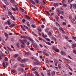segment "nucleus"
<instances>
[{
    "instance_id": "obj_1",
    "label": "nucleus",
    "mask_w": 76,
    "mask_h": 76,
    "mask_svg": "<svg viewBox=\"0 0 76 76\" xmlns=\"http://www.w3.org/2000/svg\"><path fill=\"white\" fill-rule=\"evenodd\" d=\"M19 42H21V44H22L23 45H25V43H26V42H27V40L24 39L22 40L21 39H20L19 40Z\"/></svg>"
},
{
    "instance_id": "obj_2",
    "label": "nucleus",
    "mask_w": 76,
    "mask_h": 76,
    "mask_svg": "<svg viewBox=\"0 0 76 76\" xmlns=\"http://www.w3.org/2000/svg\"><path fill=\"white\" fill-rule=\"evenodd\" d=\"M25 17L26 18V19L27 20H29V19L32 20V19L31 17H29V16H28L27 15H25Z\"/></svg>"
},
{
    "instance_id": "obj_3",
    "label": "nucleus",
    "mask_w": 76,
    "mask_h": 76,
    "mask_svg": "<svg viewBox=\"0 0 76 76\" xmlns=\"http://www.w3.org/2000/svg\"><path fill=\"white\" fill-rule=\"evenodd\" d=\"M64 60L66 61L67 63H71V61L70 60H69V59H67L66 58H64Z\"/></svg>"
},
{
    "instance_id": "obj_4",
    "label": "nucleus",
    "mask_w": 76,
    "mask_h": 76,
    "mask_svg": "<svg viewBox=\"0 0 76 76\" xmlns=\"http://www.w3.org/2000/svg\"><path fill=\"white\" fill-rule=\"evenodd\" d=\"M61 55H63V56H66V53L63 51H61Z\"/></svg>"
},
{
    "instance_id": "obj_5",
    "label": "nucleus",
    "mask_w": 76,
    "mask_h": 76,
    "mask_svg": "<svg viewBox=\"0 0 76 76\" xmlns=\"http://www.w3.org/2000/svg\"><path fill=\"white\" fill-rule=\"evenodd\" d=\"M38 69V67H34L33 68L31 69V70H32V71H35V70H36L37 69Z\"/></svg>"
},
{
    "instance_id": "obj_6",
    "label": "nucleus",
    "mask_w": 76,
    "mask_h": 76,
    "mask_svg": "<svg viewBox=\"0 0 76 76\" xmlns=\"http://www.w3.org/2000/svg\"><path fill=\"white\" fill-rule=\"evenodd\" d=\"M76 44H73L72 45V48H73V49H75L76 48Z\"/></svg>"
},
{
    "instance_id": "obj_7",
    "label": "nucleus",
    "mask_w": 76,
    "mask_h": 76,
    "mask_svg": "<svg viewBox=\"0 0 76 76\" xmlns=\"http://www.w3.org/2000/svg\"><path fill=\"white\" fill-rule=\"evenodd\" d=\"M30 1L31 2V3L34 4V5H35V3L33 0H30Z\"/></svg>"
},
{
    "instance_id": "obj_8",
    "label": "nucleus",
    "mask_w": 76,
    "mask_h": 76,
    "mask_svg": "<svg viewBox=\"0 0 76 76\" xmlns=\"http://www.w3.org/2000/svg\"><path fill=\"white\" fill-rule=\"evenodd\" d=\"M3 7L6 10H7V6L6 5H3Z\"/></svg>"
},
{
    "instance_id": "obj_9",
    "label": "nucleus",
    "mask_w": 76,
    "mask_h": 76,
    "mask_svg": "<svg viewBox=\"0 0 76 76\" xmlns=\"http://www.w3.org/2000/svg\"><path fill=\"white\" fill-rule=\"evenodd\" d=\"M56 20L57 21H58V22H59L60 20V19H59V17H58V16H57L56 17Z\"/></svg>"
},
{
    "instance_id": "obj_10",
    "label": "nucleus",
    "mask_w": 76,
    "mask_h": 76,
    "mask_svg": "<svg viewBox=\"0 0 76 76\" xmlns=\"http://www.w3.org/2000/svg\"><path fill=\"white\" fill-rule=\"evenodd\" d=\"M72 21L74 24H75L76 23V21H75V19H72Z\"/></svg>"
},
{
    "instance_id": "obj_11",
    "label": "nucleus",
    "mask_w": 76,
    "mask_h": 76,
    "mask_svg": "<svg viewBox=\"0 0 76 76\" xmlns=\"http://www.w3.org/2000/svg\"><path fill=\"white\" fill-rule=\"evenodd\" d=\"M10 18H11L12 19H13L14 20H15V18H14V16L13 15H11Z\"/></svg>"
},
{
    "instance_id": "obj_12",
    "label": "nucleus",
    "mask_w": 76,
    "mask_h": 76,
    "mask_svg": "<svg viewBox=\"0 0 76 76\" xmlns=\"http://www.w3.org/2000/svg\"><path fill=\"white\" fill-rule=\"evenodd\" d=\"M34 73H35V74L36 75H37V76H39V75L38 74V73L37 72L35 71Z\"/></svg>"
},
{
    "instance_id": "obj_13",
    "label": "nucleus",
    "mask_w": 76,
    "mask_h": 76,
    "mask_svg": "<svg viewBox=\"0 0 76 76\" xmlns=\"http://www.w3.org/2000/svg\"><path fill=\"white\" fill-rule=\"evenodd\" d=\"M22 63H23V62H25V61H26V59H23L21 61Z\"/></svg>"
},
{
    "instance_id": "obj_14",
    "label": "nucleus",
    "mask_w": 76,
    "mask_h": 76,
    "mask_svg": "<svg viewBox=\"0 0 76 76\" xmlns=\"http://www.w3.org/2000/svg\"><path fill=\"white\" fill-rule=\"evenodd\" d=\"M20 67H25V65L23 64H20Z\"/></svg>"
},
{
    "instance_id": "obj_15",
    "label": "nucleus",
    "mask_w": 76,
    "mask_h": 76,
    "mask_svg": "<svg viewBox=\"0 0 76 76\" xmlns=\"http://www.w3.org/2000/svg\"><path fill=\"white\" fill-rule=\"evenodd\" d=\"M47 63H49V61H48V58H47L45 59Z\"/></svg>"
},
{
    "instance_id": "obj_16",
    "label": "nucleus",
    "mask_w": 76,
    "mask_h": 76,
    "mask_svg": "<svg viewBox=\"0 0 76 76\" xmlns=\"http://www.w3.org/2000/svg\"><path fill=\"white\" fill-rule=\"evenodd\" d=\"M18 54H15L14 55L13 57H14V58H16V57H18Z\"/></svg>"
},
{
    "instance_id": "obj_17",
    "label": "nucleus",
    "mask_w": 76,
    "mask_h": 76,
    "mask_svg": "<svg viewBox=\"0 0 76 76\" xmlns=\"http://www.w3.org/2000/svg\"><path fill=\"white\" fill-rule=\"evenodd\" d=\"M42 35L43 37H44V38H45L46 37H47V35L46 34H45V35H44V34H42Z\"/></svg>"
},
{
    "instance_id": "obj_18",
    "label": "nucleus",
    "mask_w": 76,
    "mask_h": 76,
    "mask_svg": "<svg viewBox=\"0 0 76 76\" xmlns=\"http://www.w3.org/2000/svg\"><path fill=\"white\" fill-rule=\"evenodd\" d=\"M33 46L35 48H37L38 47V46L36 45H33Z\"/></svg>"
},
{
    "instance_id": "obj_19",
    "label": "nucleus",
    "mask_w": 76,
    "mask_h": 76,
    "mask_svg": "<svg viewBox=\"0 0 76 76\" xmlns=\"http://www.w3.org/2000/svg\"><path fill=\"white\" fill-rule=\"evenodd\" d=\"M10 1L13 4H14V3H15V0H10Z\"/></svg>"
},
{
    "instance_id": "obj_20",
    "label": "nucleus",
    "mask_w": 76,
    "mask_h": 76,
    "mask_svg": "<svg viewBox=\"0 0 76 76\" xmlns=\"http://www.w3.org/2000/svg\"><path fill=\"white\" fill-rule=\"evenodd\" d=\"M54 62L56 63L55 66H57V63H58V61H57V60H55L54 61Z\"/></svg>"
},
{
    "instance_id": "obj_21",
    "label": "nucleus",
    "mask_w": 76,
    "mask_h": 76,
    "mask_svg": "<svg viewBox=\"0 0 76 76\" xmlns=\"http://www.w3.org/2000/svg\"><path fill=\"white\" fill-rule=\"evenodd\" d=\"M55 51H56V52H57V53H59V52H60V50L58 49H56Z\"/></svg>"
},
{
    "instance_id": "obj_22",
    "label": "nucleus",
    "mask_w": 76,
    "mask_h": 76,
    "mask_svg": "<svg viewBox=\"0 0 76 76\" xmlns=\"http://www.w3.org/2000/svg\"><path fill=\"white\" fill-rule=\"evenodd\" d=\"M18 61H21L22 60V58L20 57H18Z\"/></svg>"
},
{
    "instance_id": "obj_23",
    "label": "nucleus",
    "mask_w": 76,
    "mask_h": 76,
    "mask_svg": "<svg viewBox=\"0 0 76 76\" xmlns=\"http://www.w3.org/2000/svg\"><path fill=\"white\" fill-rule=\"evenodd\" d=\"M8 16H10V15H12V12H10V11L8 12Z\"/></svg>"
},
{
    "instance_id": "obj_24",
    "label": "nucleus",
    "mask_w": 76,
    "mask_h": 76,
    "mask_svg": "<svg viewBox=\"0 0 76 76\" xmlns=\"http://www.w3.org/2000/svg\"><path fill=\"white\" fill-rule=\"evenodd\" d=\"M7 23L9 25H11V23H10V20H8Z\"/></svg>"
},
{
    "instance_id": "obj_25",
    "label": "nucleus",
    "mask_w": 76,
    "mask_h": 76,
    "mask_svg": "<svg viewBox=\"0 0 76 76\" xmlns=\"http://www.w3.org/2000/svg\"><path fill=\"white\" fill-rule=\"evenodd\" d=\"M23 27L25 28V29H28V27L25 26V25H24Z\"/></svg>"
},
{
    "instance_id": "obj_26",
    "label": "nucleus",
    "mask_w": 76,
    "mask_h": 76,
    "mask_svg": "<svg viewBox=\"0 0 76 76\" xmlns=\"http://www.w3.org/2000/svg\"><path fill=\"white\" fill-rule=\"evenodd\" d=\"M21 38H23L24 39H25V38H26V37L25 36H21Z\"/></svg>"
},
{
    "instance_id": "obj_27",
    "label": "nucleus",
    "mask_w": 76,
    "mask_h": 76,
    "mask_svg": "<svg viewBox=\"0 0 76 76\" xmlns=\"http://www.w3.org/2000/svg\"><path fill=\"white\" fill-rule=\"evenodd\" d=\"M2 65L4 67H6V65H5V63L4 62H3L2 64Z\"/></svg>"
},
{
    "instance_id": "obj_28",
    "label": "nucleus",
    "mask_w": 76,
    "mask_h": 76,
    "mask_svg": "<svg viewBox=\"0 0 76 76\" xmlns=\"http://www.w3.org/2000/svg\"><path fill=\"white\" fill-rule=\"evenodd\" d=\"M5 36L7 38H8V34H7V33H5Z\"/></svg>"
},
{
    "instance_id": "obj_29",
    "label": "nucleus",
    "mask_w": 76,
    "mask_h": 76,
    "mask_svg": "<svg viewBox=\"0 0 76 76\" xmlns=\"http://www.w3.org/2000/svg\"><path fill=\"white\" fill-rule=\"evenodd\" d=\"M52 35V33H51V31H49L48 35L50 36V35Z\"/></svg>"
},
{
    "instance_id": "obj_30",
    "label": "nucleus",
    "mask_w": 76,
    "mask_h": 76,
    "mask_svg": "<svg viewBox=\"0 0 76 76\" xmlns=\"http://www.w3.org/2000/svg\"><path fill=\"white\" fill-rule=\"evenodd\" d=\"M56 11L58 12L59 13H61V11L60 10L57 9L56 10Z\"/></svg>"
},
{
    "instance_id": "obj_31",
    "label": "nucleus",
    "mask_w": 76,
    "mask_h": 76,
    "mask_svg": "<svg viewBox=\"0 0 76 76\" xmlns=\"http://www.w3.org/2000/svg\"><path fill=\"white\" fill-rule=\"evenodd\" d=\"M41 20H42V21L44 22H46V20H45V19H44L43 18H42L41 19Z\"/></svg>"
},
{
    "instance_id": "obj_32",
    "label": "nucleus",
    "mask_w": 76,
    "mask_h": 76,
    "mask_svg": "<svg viewBox=\"0 0 76 76\" xmlns=\"http://www.w3.org/2000/svg\"><path fill=\"white\" fill-rule=\"evenodd\" d=\"M7 48L10 51H12V50L11 48H10L9 47L7 46Z\"/></svg>"
},
{
    "instance_id": "obj_33",
    "label": "nucleus",
    "mask_w": 76,
    "mask_h": 76,
    "mask_svg": "<svg viewBox=\"0 0 76 76\" xmlns=\"http://www.w3.org/2000/svg\"><path fill=\"white\" fill-rule=\"evenodd\" d=\"M11 8L12 9V10L14 11V12H16V10L15 8H14L12 7Z\"/></svg>"
},
{
    "instance_id": "obj_34",
    "label": "nucleus",
    "mask_w": 76,
    "mask_h": 76,
    "mask_svg": "<svg viewBox=\"0 0 76 76\" xmlns=\"http://www.w3.org/2000/svg\"><path fill=\"white\" fill-rule=\"evenodd\" d=\"M15 7L16 9V10H17V11H18L19 10V9H18V8L16 6V5H15Z\"/></svg>"
},
{
    "instance_id": "obj_35",
    "label": "nucleus",
    "mask_w": 76,
    "mask_h": 76,
    "mask_svg": "<svg viewBox=\"0 0 76 76\" xmlns=\"http://www.w3.org/2000/svg\"><path fill=\"white\" fill-rule=\"evenodd\" d=\"M11 72L13 73H15L16 72V70L15 69H12L11 70Z\"/></svg>"
},
{
    "instance_id": "obj_36",
    "label": "nucleus",
    "mask_w": 76,
    "mask_h": 76,
    "mask_svg": "<svg viewBox=\"0 0 76 76\" xmlns=\"http://www.w3.org/2000/svg\"><path fill=\"white\" fill-rule=\"evenodd\" d=\"M20 26L21 28L23 29V31H25V28H24L23 26H22V25H20Z\"/></svg>"
},
{
    "instance_id": "obj_37",
    "label": "nucleus",
    "mask_w": 76,
    "mask_h": 76,
    "mask_svg": "<svg viewBox=\"0 0 76 76\" xmlns=\"http://www.w3.org/2000/svg\"><path fill=\"white\" fill-rule=\"evenodd\" d=\"M61 15H64V11H61Z\"/></svg>"
},
{
    "instance_id": "obj_38",
    "label": "nucleus",
    "mask_w": 76,
    "mask_h": 76,
    "mask_svg": "<svg viewBox=\"0 0 76 76\" xmlns=\"http://www.w3.org/2000/svg\"><path fill=\"white\" fill-rule=\"evenodd\" d=\"M70 9H72V7H73V4H70Z\"/></svg>"
},
{
    "instance_id": "obj_39",
    "label": "nucleus",
    "mask_w": 76,
    "mask_h": 76,
    "mask_svg": "<svg viewBox=\"0 0 76 76\" xmlns=\"http://www.w3.org/2000/svg\"><path fill=\"white\" fill-rule=\"evenodd\" d=\"M16 46L18 48H19V44L18 43H17Z\"/></svg>"
},
{
    "instance_id": "obj_40",
    "label": "nucleus",
    "mask_w": 76,
    "mask_h": 76,
    "mask_svg": "<svg viewBox=\"0 0 76 76\" xmlns=\"http://www.w3.org/2000/svg\"><path fill=\"white\" fill-rule=\"evenodd\" d=\"M31 26H32V28H36V26H35V25H34V24H32L31 25Z\"/></svg>"
},
{
    "instance_id": "obj_41",
    "label": "nucleus",
    "mask_w": 76,
    "mask_h": 76,
    "mask_svg": "<svg viewBox=\"0 0 76 76\" xmlns=\"http://www.w3.org/2000/svg\"><path fill=\"white\" fill-rule=\"evenodd\" d=\"M35 1L36 3L37 4H38V3H39V0H36Z\"/></svg>"
},
{
    "instance_id": "obj_42",
    "label": "nucleus",
    "mask_w": 76,
    "mask_h": 76,
    "mask_svg": "<svg viewBox=\"0 0 76 76\" xmlns=\"http://www.w3.org/2000/svg\"><path fill=\"white\" fill-rule=\"evenodd\" d=\"M46 43L47 44H48V45H51V43L49 42H46Z\"/></svg>"
},
{
    "instance_id": "obj_43",
    "label": "nucleus",
    "mask_w": 76,
    "mask_h": 76,
    "mask_svg": "<svg viewBox=\"0 0 76 76\" xmlns=\"http://www.w3.org/2000/svg\"><path fill=\"white\" fill-rule=\"evenodd\" d=\"M37 29L38 31H40V32H41V28H38Z\"/></svg>"
},
{
    "instance_id": "obj_44",
    "label": "nucleus",
    "mask_w": 76,
    "mask_h": 76,
    "mask_svg": "<svg viewBox=\"0 0 76 76\" xmlns=\"http://www.w3.org/2000/svg\"><path fill=\"white\" fill-rule=\"evenodd\" d=\"M52 76H54V75H55V72H53L52 73Z\"/></svg>"
},
{
    "instance_id": "obj_45",
    "label": "nucleus",
    "mask_w": 76,
    "mask_h": 76,
    "mask_svg": "<svg viewBox=\"0 0 76 76\" xmlns=\"http://www.w3.org/2000/svg\"><path fill=\"white\" fill-rule=\"evenodd\" d=\"M46 12L47 13L48 15H50V12H48L47 11H46Z\"/></svg>"
},
{
    "instance_id": "obj_46",
    "label": "nucleus",
    "mask_w": 76,
    "mask_h": 76,
    "mask_svg": "<svg viewBox=\"0 0 76 76\" xmlns=\"http://www.w3.org/2000/svg\"><path fill=\"white\" fill-rule=\"evenodd\" d=\"M11 26H12V27H13L14 26H15V24H11Z\"/></svg>"
},
{
    "instance_id": "obj_47",
    "label": "nucleus",
    "mask_w": 76,
    "mask_h": 76,
    "mask_svg": "<svg viewBox=\"0 0 76 76\" xmlns=\"http://www.w3.org/2000/svg\"><path fill=\"white\" fill-rule=\"evenodd\" d=\"M61 64H58V67H59V68H60V67H61Z\"/></svg>"
},
{
    "instance_id": "obj_48",
    "label": "nucleus",
    "mask_w": 76,
    "mask_h": 76,
    "mask_svg": "<svg viewBox=\"0 0 76 76\" xmlns=\"http://www.w3.org/2000/svg\"><path fill=\"white\" fill-rule=\"evenodd\" d=\"M5 61H7L8 60V58L6 57L5 58Z\"/></svg>"
},
{
    "instance_id": "obj_49",
    "label": "nucleus",
    "mask_w": 76,
    "mask_h": 76,
    "mask_svg": "<svg viewBox=\"0 0 76 76\" xmlns=\"http://www.w3.org/2000/svg\"><path fill=\"white\" fill-rule=\"evenodd\" d=\"M22 22H23V23H25V19L24 18L23 19Z\"/></svg>"
},
{
    "instance_id": "obj_50",
    "label": "nucleus",
    "mask_w": 76,
    "mask_h": 76,
    "mask_svg": "<svg viewBox=\"0 0 76 76\" xmlns=\"http://www.w3.org/2000/svg\"><path fill=\"white\" fill-rule=\"evenodd\" d=\"M76 7V4H74L73 6V7L74 8V9Z\"/></svg>"
},
{
    "instance_id": "obj_51",
    "label": "nucleus",
    "mask_w": 76,
    "mask_h": 76,
    "mask_svg": "<svg viewBox=\"0 0 76 76\" xmlns=\"http://www.w3.org/2000/svg\"><path fill=\"white\" fill-rule=\"evenodd\" d=\"M21 48H25V46L22 45H21Z\"/></svg>"
},
{
    "instance_id": "obj_52",
    "label": "nucleus",
    "mask_w": 76,
    "mask_h": 76,
    "mask_svg": "<svg viewBox=\"0 0 76 76\" xmlns=\"http://www.w3.org/2000/svg\"><path fill=\"white\" fill-rule=\"evenodd\" d=\"M73 53H75L76 52V50L75 49H74L73 50Z\"/></svg>"
},
{
    "instance_id": "obj_53",
    "label": "nucleus",
    "mask_w": 76,
    "mask_h": 76,
    "mask_svg": "<svg viewBox=\"0 0 76 76\" xmlns=\"http://www.w3.org/2000/svg\"><path fill=\"white\" fill-rule=\"evenodd\" d=\"M60 18L61 19H63V18H64V17H63L62 16H60Z\"/></svg>"
},
{
    "instance_id": "obj_54",
    "label": "nucleus",
    "mask_w": 76,
    "mask_h": 76,
    "mask_svg": "<svg viewBox=\"0 0 76 76\" xmlns=\"http://www.w3.org/2000/svg\"><path fill=\"white\" fill-rule=\"evenodd\" d=\"M66 66L67 67H68V68L70 67V66H69V65L67 64H66Z\"/></svg>"
},
{
    "instance_id": "obj_55",
    "label": "nucleus",
    "mask_w": 76,
    "mask_h": 76,
    "mask_svg": "<svg viewBox=\"0 0 76 76\" xmlns=\"http://www.w3.org/2000/svg\"><path fill=\"white\" fill-rule=\"evenodd\" d=\"M68 57L69 58H70V59H71V60H72L73 58L70 57V56L68 55Z\"/></svg>"
},
{
    "instance_id": "obj_56",
    "label": "nucleus",
    "mask_w": 76,
    "mask_h": 76,
    "mask_svg": "<svg viewBox=\"0 0 76 76\" xmlns=\"http://www.w3.org/2000/svg\"><path fill=\"white\" fill-rule=\"evenodd\" d=\"M45 27V26H44V25H42L41 27L42 28H44Z\"/></svg>"
},
{
    "instance_id": "obj_57",
    "label": "nucleus",
    "mask_w": 76,
    "mask_h": 76,
    "mask_svg": "<svg viewBox=\"0 0 76 76\" xmlns=\"http://www.w3.org/2000/svg\"><path fill=\"white\" fill-rule=\"evenodd\" d=\"M47 73H48V75H50V71H48L47 72Z\"/></svg>"
},
{
    "instance_id": "obj_58",
    "label": "nucleus",
    "mask_w": 76,
    "mask_h": 76,
    "mask_svg": "<svg viewBox=\"0 0 76 76\" xmlns=\"http://www.w3.org/2000/svg\"><path fill=\"white\" fill-rule=\"evenodd\" d=\"M72 38H73V39H74V40H75H75H76V37H72Z\"/></svg>"
},
{
    "instance_id": "obj_59",
    "label": "nucleus",
    "mask_w": 76,
    "mask_h": 76,
    "mask_svg": "<svg viewBox=\"0 0 76 76\" xmlns=\"http://www.w3.org/2000/svg\"><path fill=\"white\" fill-rule=\"evenodd\" d=\"M68 41L69 42H72V40H68Z\"/></svg>"
},
{
    "instance_id": "obj_60",
    "label": "nucleus",
    "mask_w": 76,
    "mask_h": 76,
    "mask_svg": "<svg viewBox=\"0 0 76 76\" xmlns=\"http://www.w3.org/2000/svg\"><path fill=\"white\" fill-rule=\"evenodd\" d=\"M46 56H49V55L47 53H45V54Z\"/></svg>"
},
{
    "instance_id": "obj_61",
    "label": "nucleus",
    "mask_w": 76,
    "mask_h": 76,
    "mask_svg": "<svg viewBox=\"0 0 76 76\" xmlns=\"http://www.w3.org/2000/svg\"><path fill=\"white\" fill-rule=\"evenodd\" d=\"M53 50H55V51L56 50V48L54 47L53 48Z\"/></svg>"
},
{
    "instance_id": "obj_62",
    "label": "nucleus",
    "mask_w": 76,
    "mask_h": 76,
    "mask_svg": "<svg viewBox=\"0 0 76 76\" xmlns=\"http://www.w3.org/2000/svg\"><path fill=\"white\" fill-rule=\"evenodd\" d=\"M11 41H14V39H13V38H12L11 39Z\"/></svg>"
},
{
    "instance_id": "obj_63",
    "label": "nucleus",
    "mask_w": 76,
    "mask_h": 76,
    "mask_svg": "<svg viewBox=\"0 0 76 76\" xmlns=\"http://www.w3.org/2000/svg\"><path fill=\"white\" fill-rule=\"evenodd\" d=\"M39 45V46L41 47V48H42V47H43V46L41 45V44H40Z\"/></svg>"
},
{
    "instance_id": "obj_64",
    "label": "nucleus",
    "mask_w": 76,
    "mask_h": 76,
    "mask_svg": "<svg viewBox=\"0 0 76 76\" xmlns=\"http://www.w3.org/2000/svg\"><path fill=\"white\" fill-rule=\"evenodd\" d=\"M20 70L21 71H22V72H23V68H21Z\"/></svg>"
}]
</instances>
